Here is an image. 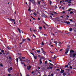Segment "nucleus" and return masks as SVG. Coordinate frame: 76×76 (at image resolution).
Segmentation results:
<instances>
[{"instance_id": "6ab92c4d", "label": "nucleus", "mask_w": 76, "mask_h": 76, "mask_svg": "<svg viewBox=\"0 0 76 76\" xmlns=\"http://www.w3.org/2000/svg\"><path fill=\"white\" fill-rule=\"evenodd\" d=\"M49 67H50V68H49V69H50H50H52V68H53V67H51V66H50V65H49Z\"/></svg>"}, {"instance_id": "9b49d317", "label": "nucleus", "mask_w": 76, "mask_h": 76, "mask_svg": "<svg viewBox=\"0 0 76 76\" xmlns=\"http://www.w3.org/2000/svg\"><path fill=\"white\" fill-rule=\"evenodd\" d=\"M10 20V21H11V20H12L13 21H15V20H14V19L13 20V19H12L11 18H10V20Z\"/></svg>"}, {"instance_id": "72a5a7b5", "label": "nucleus", "mask_w": 76, "mask_h": 76, "mask_svg": "<svg viewBox=\"0 0 76 76\" xmlns=\"http://www.w3.org/2000/svg\"><path fill=\"white\" fill-rule=\"evenodd\" d=\"M65 67H68V65H66L65 66Z\"/></svg>"}, {"instance_id": "dca6fc26", "label": "nucleus", "mask_w": 76, "mask_h": 76, "mask_svg": "<svg viewBox=\"0 0 76 76\" xmlns=\"http://www.w3.org/2000/svg\"><path fill=\"white\" fill-rule=\"evenodd\" d=\"M36 51H37V53H40L41 52V51H40V50H37Z\"/></svg>"}, {"instance_id": "6e6552de", "label": "nucleus", "mask_w": 76, "mask_h": 76, "mask_svg": "<svg viewBox=\"0 0 76 76\" xmlns=\"http://www.w3.org/2000/svg\"><path fill=\"white\" fill-rule=\"evenodd\" d=\"M17 29L18 30L19 33L20 34L21 33V32L20 31V29L19 28H18Z\"/></svg>"}, {"instance_id": "3c124183", "label": "nucleus", "mask_w": 76, "mask_h": 76, "mask_svg": "<svg viewBox=\"0 0 76 76\" xmlns=\"http://www.w3.org/2000/svg\"><path fill=\"white\" fill-rule=\"evenodd\" d=\"M9 54V53L8 52L6 53V55H7V54Z\"/></svg>"}, {"instance_id": "a19ab883", "label": "nucleus", "mask_w": 76, "mask_h": 76, "mask_svg": "<svg viewBox=\"0 0 76 76\" xmlns=\"http://www.w3.org/2000/svg\"><path fill=\"white\" fill-rule=\"evenodd\" d=\"M69 20L71 21V22H72L73 21V20H72V19H70Z\"/></svg>"}, {"instance_id": "bf43d9fd", "label": "nucleus", "mask_w": 76, "mask_h": 76, "mask_svg": "<svg viewBox=\"0 0 76 76\" xmlns=\"http://www.w3.org/2000/svg\"><path fill=\"white\" fill-rule=\"evenodd\" d=\"M68 72H69L70 71V69H68L67 70Z\"/></svg>"}, {"instance_id": "b1692460", "label": "nucleus", "mask_w": 76, "mask_h": 76, "mask_svg": "<svg viewBox=\"0 0 76 76\" xmlns=\"http://www.w3.org/2000/svg\"><path fill=\"white\" fill-rule=\"evenodd\" d=\"M70 22L68 21V22H67V24L69 25V24H70Z\"/></svg>"}, {"instance_id": "a211bd4d", "label": "nucleus", "mask_w": 76, "mask_h": 76, "mask_svg": "<svg viewBox=\"0 0 76 76\" xmlns=\"http://www.w3.org/2000/svg\"><path fill=\"white\" fill-rule=\"evenodd\" d=\"M69 55L70 56V57H71V58L72 57V54L71 53H70Z\"/></svg>"}, {"instance_id": "f257e3e1", "label": "nucleus", "mask_w": 76, "mask_h": 76, "mask_svg": "<svg viewBox=\"0 0 76 76\" xmlns=\"http://www.w3.org/2000/svg\"><path fill=\"white\" fill-rule=\"evenodd\" d=\"M66 50V51L65 52V54H67V53H68V52H69V49L67 48Z\"/></svg>"}, {"instance_id": "c756f323", "label": "nucleus", "mask_w": 76, "mask_h": 76, "mask_svg": "<svg viewBox=\"0 0 76 76\" xmlns=\"http://www.w3.org/2000/svg\"><path fill=\"white\" fill-rule=\"evenodd\" d=\"M50 64V65H51V66H54L53 65V64H52L51 63H49Z\"/></svg>"}, {"instance_id": "bb28decb", "label": "nucleus", "mask_w": 76, "mask_h": 76, "mask_svg": "<svg viewBox=\"0 0 76 76\" xmlns=\"http://www.w3.org/2000/svg\"><path fill=\"white\" fill-rule=\"evenodd\" d=\"M21 63L22 64H25V63L24 62H21Z\"/></svg>"}, {"instance_id": "0eeeda50", "label": "nucleus", "mask_w": 76, "mask_h": 76, "mask_svg": "<svg viewBox=\"0 0 76 76\" xmlns=\"http://www.w3.org/2000/svg\"><path fill=\"white\" fill-rule=\"evenodd\" d=\"M39 64H42V61H41V58H40V60H39Z\"/></svg>"}, {"instance_id": "de8ad7c7", "label": "nucleus", "mask_w": 76, "mask_h": 76, "mask_svg": "<svg viewBox=\"0 0 76 76\" xmlns=\"http://www.w3.org/2000/svg\"><path fill=\"white\" fill-rule=\"evenodd\" d=\"M71 3V1H70L68 2V3H69L70 4Z\"/></svg>"}, {"instance_id": "79ce46f5", "label": "nucleus", "mask_w": 76, "mask_h": 76, "mask_svg": "<svg viewBox=\"0 0 76 76\" xmlns=\"http://www.w3.org/2000/svg\"><path fill=\"white\" fill-rule=\"evenodd\" d=\"M45 64H47V61H45Z\"/></svg>"}, {"instance_id": "0e129e2a", "label": "nucleus", "mask_w": 76, "mask_h": 76, "mask_svg": "<svg viewBox=\"0 0 76 76\" xmlns=\"http://www.w3.org/2000/svg\"><path fill=\"white\" fill-rule=\"evenodd\" d=\"M34 71H33L32 72H31L32 73H34Z\"/></svg>"}, {"instance_id": "e2e57ef3", "label": "nucleus", "mask_w": 76, "mask_h": 76, "mask_svg": "<svg viewBox=\"0 0 76 76\" xmlns=\"http://www.w3.org/2000/svg\"><path fill=\"white\" fill-rule=\"evenodd\" d=\"M38 3L39 4H40V2L39 1L38 2Z\"/></svg>"}, {"instance_id": "7c9ffc66", "label": "nucleus", "mask_w": 76, "mask_h": 76, "mask_svg": "<svg viewBox=\"0 0 76 76\" xmlns=\"http://www.w3.org/2000/svg\"><path fill=\"white\" fill-rule=\"evenodd\" d=\"M50 4L51 5L52 4L51 3H52V2L51 1H50Z\"/></svg>"}, {"instance_id": "338daca9", "label": "nucleus", "mask_w": 76, "mask_h": 76, "mask_svg": "<svg viewBox=\"0 0 76 76\" xmlns=\"http://www.w3.org/2000/svg\"><path fill=\"white\" fill-rule=\"evenodd\" d=\"M20 61H23V60H22V59H20Z\"/></svg>"}, {"instance_id": "c9c22d12", "label": "nucleus", "mask_w": 76, "mask_h": 76, "mask_svg": "<svg viewBox=\"0 0 76 76\" xmlns=\"http://www.w3.org/2000/svg\"><path fill=\"white\" fill-rule=\"evenodd\" d=\"M69 67H70V68H69V69H72V66H69Z\"/></svg>"}, {"instance_id": "680f3d73", "label": "nucleus", "mask_w": 76, "mask_h": 76, "mask_svg": "<svg viewBox=\"0 0 76 76\" xmlns=\"http://www.w3.org/2000/svg\"><path fill=\"white\" fill-rule=\"evenodd\" d=\"M59 9H61V7L60 6V7H59Z\"/></svg>"}, {"instance_id": "39448f33", "label": "nucleus", "mask_w": 76, "mask_h": 76, "mask_svg": "<svg viewBox=\"0 0 76 76\" xmlns=\"http://www.w3.org/2000/svg\"><path fill=\"white\" fill-rule=\"evenodd\" d=\"M76 56V53H74L72 54V57L74 58L75 57V56Z\"/></svg>"}, {"instance_id": "4468645a", "label": "nucleus", "mask_w": 76, "mask_h": 76, "mask_svg": "<svg viewBox=\"0 0 76 76\" xmlns=\"http://www.w3.org/2000/svg\"><path fill=\"white\" fill-rule=\"evenodd\" d=\"M34 59H37V56H35V55H34Z\"/></svg>"}, {"instance_id": "49530a36", "label": "nucleus", "mask_w": 76, "mask_h": 76, "mask_svg": "<svg viewBox=\"0 0 76 76\" xmlns=\"http://www.w3.org/2000/svg\"><path fill=\"white\" fill-rule=\"evenodd\" d=\"M67 73H68V75H70V73H69L68 72H67Z\"/></svg>"}, {"instance_id": "58836bf2", "label": "nucleus", "mask_w": 76, "mask_h": 76, "mask_svg": "<svg viewBox=\"0 0 76 76\" xmlns=\"http://www.w3.org/2000/svg\"><path fill=\"white\" fill-rule=\"evenodd\" d=\"M22 58V57H20L18 58H19L20 60Z\"/></svg>"}, {"instance_id": "052dcab7", "label": "nucleus", "mask_w": 76, "mask_h": 76, "mask_svg": "<svg viewBox=\"0 0 76 76\" xmlns=\"http://www.w3.org/2000/svg\"><path fill=\"white\" fill-rule=\"evenodd\" d=\"M49 61H50V62H51V61H52L51 60H49Z\"/></svg>"}, {"instance_id": "cd10ccee", "label": "nucleus", "mask_w": 76, "mask_h": 76, "mask_svg": "<svg viewBox=\"0 0 76 76\" xmlns=\"http://www.w3.org/2000/svg\"><path fill=\"white\" fill-rule=\"evenodd\" d=\"M7 48L9 50H10V49H11V48H10L9 47H8Z\"/></svg>"}, {"instance_id": "09e8293b", "label": "nucleus", "mask_w": 76, "mask_h": 76, "mask_svg": "<svg viewBox=\"0 0 76 76\" xmlns=\"http://www.w3.org/2000/svg\"><path fill=\"white\" fill-rule=\"evenodd\" d=\"M8 76H11V74H8Z\"/></svg>"}, {"instance_id": "6e6d98bb", "label": "nucleus", "mask_w": 76, "mask_h": 76, "mask_svg": "<svg viewBox=\"0 0 76 76\" xmlns=\"http://www.w3.org/2000/svg\"><path fill=\"white\" fill-rule=\"evenodd\" d=\"M66 16H67V17L68 18H69V16L68 15H66Z\"/></svg>"}, {"instance_id": "5fc2aeb1", "label": "nucleus", "mask_w": 76, "mask_h": 76, "mask_svg": "<svg viewBox=\"0 0 76 76\" xmlns=\"http://www.w3.org/2000/svg\"><path fill=\"white\" fill-rule=\"evenodd\" d=\"M59 44H60H60H62L63 43H61V42H59Z\"/></svg>"}, {"instance_id": "a18cd8bd", "label": "nucleus", "mask_w": 76, "mask_h": 76, "mask_svg": "<svg viewBox=\"0 0 76 76\" xmlns=\"http://www.w3.org/2000/svg\"><path fill=\"white\" fill-rule=\"evenodd\" d=\"M64 8H65V7H62V9H63V10H64Z\"/></svg>"}, {"instance_id": "2eb2a0df", "label": "nucleus", "mask_w": 76, "mask_h": 76, "mask_svg": "<svg viewBox=\"0 0 76 76\" xmlns=\"http://www.w3.org/2000/svg\"><path fill=\"white\" fill-rule=\"evenodd\" d=\"M33 1V3L34 4H35V1L34 0H32Z\"/></svg>"}, {"instance_id": "69168bd1", "label": "nucleus", "mask_w": 76, "mask_h": 76, "mask_svg": "<svg viewBox=\"0 0 76 76\" xmlns=\"http://www.w3.org/2000/svg\"><path fill=\"white\" fill-rule=\"evenodd\" d=\"M49 68H49V67H47V69H49Z\"/></svg>"}, {"instance_id": "a878e982", "label": "nucleus", "mask_w": 76, "mask_h": 76, "mask_svg": "<svg viewBox=\"0 0 76 76\" xmlns=\"http://www.w3.org/2000/svg\"><path fill=\"white\" fill-rule=\"evenodd\" d=\"M30 54H32L33 55V56H34V53H32L31 52H30Z\"/></svg>"}, {"instance_id": "864d4df0", "label": "nucleus", "mask_w": 76, "mask_h": 76, "mask_svg": "<svg viewBox=\"0 0 76 76\" xmlns=\"http://www.w3.org/2000/svg\"><path fill=\"white\" fill-rule=\"evenodd\" d=\"M65 1H67L68 2L69 1V0H65Z\"/></svg>"}, {"instance_id": "ddd939ff", "label": "nucleus", "mask_w": 76, "mask_h": 76, "mask_svg": "<svg viewBox=\"0 0 76 76\" xmlns=\"http://www.w3.org/2000/svg\"><path fill=\"white\" fill-rule=\"evenodd\" d=\"M71 10H73V9L72 8L69 9V10H67V11H69V12H70L71 11Z\"/></svg>"}, {"instance_id": "8fccbe9b", "label": "nucleus", "mask_w": 76, "mask_h": 76, "mask_svg": "<svg viewBox=\"0 0 76 76\" xmlns=\"http://www.w3.org/2000/svg\"><path fill=\"white\" fill-rule=\"evenodd\" d=\"M65 11H63L62 12V13H65Z\"/></svg>"}, {"instance_id": "e433bc0d", "label": "nucleus", "mask_w": 76, "mask_h": 76, "mask_svg": "<svg viewBox=\"0 0 76 76\" xmlns=\"http://www.w3.org/2000/svg\"><path fill=\"white\" fill-rule=\"evenodd\" d=\"M54 42L56 44V45H57V43L56 42H57V41H54Z\"/></svg>"}, {"instance_id": "5701e85b", "label": "nucleus", "mask_w": 76, "mask_h": 76, "mask_svg": "<svg viewBox=\"0 0 76 76\" xmlns=\"http://www.w3.org/2000/svg\"><path fill=\"white\" fill-rule=\"evenodd\" d=\"M34 15H35V16H37V13H36L35 12H34L33 13Z\"/></svg>"}, {"instance_id": "f03ea898", "label": "nucleus", "mask_w": 76, "mask_h": 76, "mask_svg": "<svg viewBox=\"0 0 76 76\" xmlns=\"http://www.w3.org/2000/svg\"><path fill=\"white\" fill-rule=\"evenodd\" d=\"M8 70L9 73L10 72V70H12V67H10V68H9Z\"/></svg>"}, {"instance_id": "20e7f679", "label": "nucleus", "mask_w": 76, "mask_h": 76, "mask_svg": "<svg viewBox=\"0 0 76 76\" xmlns=\"http://www.w3.org/2000/svg\"><path fill=\"white\" fill-rule=\"evenodd\" d=\"M73 53H75V51H74V50H70V54H73Z\"/></svg>"}, {"instance_id": "f704fd0d", "label": "nucleus", "mask_w": 76, "mask_h": 76, "mask_svg": "<svg viewBox=\"0 0 76 76\" xmlns=\"http://www.w3.org/2000/svg\"><path fill=\"white\" fill-rule=\"evenodd\" d=\"M22 58L23 59V60H24V59H25V57H22Z\"/></svg>"}, {"instance_id": "13d9d810", "label": "nucleus", "mask_w": 76, "mask_h": 76, "mask_svg": "<svg viewBox=\"0 0 76 76\" xmlns=\"http://www.w3.org/2000/svg\"><path fill=\"white\" fill-rule=\"evenodd\" d=\"M24 66H25V67H26V65L24 64Z\"/></svg>"}, {"instance_id": "4d7b16f0", "label": "nucleus", "mask_w": 76, "mask_h": 76, "mask_svg": "<svg viewBox=\"0 0 76 76\" xmlns=\"http://www.w3.org/2000/svg\"><path fill=\"white\" fill-rule=\"evenodd\" d=\"M44 57H41V58H42V59H44Z\"/></svg>"}, {"instance_id": "4c0bfd02", "label": "nucleus", "mask_w": 76, "mask_h": 76, "mask_svg": "<svg viewBox=\"0 0 76 76\" xmlns=\"http://www.w3.org/2000/svg\"><path fill=\"white\" fill-rule=\"evenodd\" d=\"M64 23H67V21H65L64 22Z\"/></svg>"}, {"instance_id": "473e14b6", "label": "nucleus", "mask_w": 76, "mask_h": 76, "mask_svg": "<svg viewBox=\"0 0 76 76\" xmlns=\"http://www.w3.org/2000/svg\"><path fill=\"white\" fill-rule=\"evenodd\" d=\"M73 11H71L70 12V14H73Z\"/></svg>"}, {"instance_id": "1a4fd4ad", "label": "nucleus", "mask_w": 76, "mask_h": 76, "mask_svg": "<svg viewBox=\"0 0 76 76\" xmlns=\"http://www.w3.org/2000/svg\"><path fill=\"white\" fill-rule=\"evenodd\" d=\"M69 30V31L71 32V31H72L73 28H70Z\"/></svg>"}, {"instance_id": "393cba45", "label": "nucleus", "mask_w": 76, "mask_h": 76, "mask_svg": "<svg viewBox=\"0 0 76 76\" xmlns=\"http://www.w3.org/2000/svg\"><path fill=\"white\" fill-rule=\"evenodd\" d=\"M39 29H40L41 30V29H42V27H39Z\"/></svg>"}, {"instance_id": "2f4dec72", "label": "nucleus", "mask_w": 76, "mask_h": 76, "mask_svg": "<svg viewBox=\"0 0 76 76\" xmlns=\"http://www.w3.org/2000/svg\"><path fill=\"white\" fill-rule=\"evenodd\" d=\"M56 58H57V57H56V56H54V58L55 59H56Z\"/></svg>"}, {"instance_id": "c03bdc74", "label": "nucleus", "mask_w": 76, "mask_h": 76, "mask_svg": "<svg viewBox=\"0 0 76 76\" xmlns=\"http://www.w3.org/2000/svg\"><path fill=\"white\" fill-rule=\"evenodd\" d=\"M1 52H2V53H4V50H1Z\"/></svg>"}, {"instance_id": "f3484780", "label": "nucleus", "mask_w": 76, "mask_h": 76, "mask_svg": "<svg viewBox=\"0 0 76 76\" xmlns=\"http://www.w3.org/2000/svg\"><path fill=\"white\" fill-rule=\"evenodd\" d=\"M28 11H30V12H31V7H29V9L28 10Z\"/></svg>"}, {"instance_id": "774afa93", "label": "nucleus", "mask_w": 76, "mask_h": 76, "mask_svg": "<svg viewBox=\"0 0 76 76\" xmlns=\"http://www.w3.org/2000/svg\"><path fill=\"white\" fill-rule=\"evenodd\" d=\"M51 76H53V74H51Z\"/></svg>"}, {"instance_id": "ea45409f", "label": "nucleus", "mask_w": 76, "mask_h": 76, "mask_svg": "<svg viewBox=\"0 0 76 76\" xmlns=\"http://www.w3.org/2000/svg\"><path fill=\"white\" fill-rule=\"evenodd\" d=\"M42 45H44V43H43V42H42Z\"/></svg>"}, {"instance_id": "603ef678", "label": "nucleus", "mask_w": 76, "mask_h": 76, "mask_svg": "<svg viewBox=\"0 0 76 76\" xmlns=\"http://www.w3.org/2000/svg\"><path fill=\"white\" fill-rule=\"evenodd\" d=\"M9 59H11V58H12V57H9Z\"/></svg>"}, {"instance_id": "aec40b11", "label": "nucleus", "mask_w": 76, "mask_h": 76, "mask_svg": "<svg viewBox=\"0 0 76 76\" xmlns=\"http://www.w3.org/2000/svg\"><path fill=\"white\" fill-rule=\"evenodd\" d=\"M26 39H23V42H24V41H26Z\"/></svg>"}, {"instance_id": "9d476101", "label": "nucleus", "mask_w": 76, "mask_h": 76, "mask_svg": "<svg viewBox=\"0 0 76 76\" xmlns=\"http://www.w3.org/2000/svg\"><path fill=\"white\" fill-rule=\"evenodd\" d=\"M42 17H43V18H45V14H43L42 15Z\"/></svg>"}, {"instance_id": "37998d69", "label": "nucleus", "mask_w": 76, "mask_h": 76, "mask_svg": "<svg viewBox=\"0 0 76 76\" xmlns=\"http://www.w3.org/2000/svg\"><path fill=\"white\" fill-rule=\"evenodd\" d=\"M27 40H28V41H31V39L29 38H27Z\"/></svg>"}, {"instance_id": "423d86ee", "label": "nucleus", "mask_w": 76, "mask_h": 76, "mask_svg": "<svg viewBox=\"0 0 76 76\" xmlns=\"http://www.w3.org/2000/svg\"><path fill=\"white\" fill-rule=\"evenodd\" d=\"M64 72V70L63 69H61V73H63Z\"/></svg>"}, {"instance_id": "412c9836", "label": "nucleus", "mask_w": 76, "mask_h": 76, "mask_svg": "<svg viewBox=\"0 0 76 76\" xmlns=\"http://www.w3.org/2000/svg\"><path fill=\"white\" fill-rule=\"evenodd\" d=\"M63 76H66V74L65 73H63Z\"/></svg>"}, {"instance_id": "f8f14e48", "label": "nucleus", "mask_w": 76, "mask_h": 76, "mask_svg": "<svg viewBox=\"0 0 76 76\" xmlns=\"http://www.w3.org/2000/svg\"><path fill=\"white\" fill-rule=\"evenodd\" d=\"M41 50H42V52H43V53H45V51H44V50L43 48H41Z\"/></svg>"}, {"instance_id": "4be33fe9", "label": "nucleus", "mask_w": 76, "mask_h": 76, "mask_svg": "<svg viewBox=\"0 0 76 76\" xmlns=\"http://www.w3.org/2000/svg\"><path fill=\"white\" fill-rule=\"evenodd\" d=\"M26 61H27V62L28 63H29V61H30V60L27 59H26Z\"/></svg>"}, {"instance_id": "c85d7f7f", "label": "nucleus", "mask_w": 76, "mask_h": 76, "mask_svg": "<svg viewBox=\"0 0 76 76\" xmlns=\"http://www.w3.org/2000/svg\"><path fill=\"white\" fill-rule=\"evenodd\" d=\"M16 61H17V63H18V58H16Z\"/></svg>"}, {"instance_id": "7ed1b4c3", "label": "nucleus", "mask_w": 76, "mask_h": 76, "mask_svg": "<svg viewBox=\"0 0 76 76\" xmlns=\"http://www.w3.org/2000/svg\"><path fill=\"white\" fill-rule=\"evenodd\" d=\"M31 68V66H27V69L28 70H30V69Z\"/></svg>"}]
</instances>
